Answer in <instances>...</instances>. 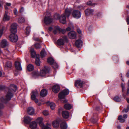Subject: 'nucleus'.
<instances>
[{
	"instance_id": "f03ea898",
	"label": "nucleus",
	"mask_w": 129,
	"mask_h": 129,
	"mask_svg": "<svg viewBox=\"0 0 129 129\" xmlns=\"http://www.w3.org/2000/svg\"><path fill=\"white\" fill-rule=\"evenodd\" d=\"M55 18L56 19H59L60 22L63 24L66 23V18L64 14H62L60 16L59 14H56L55 15Z\"/></svg>"
},
{
	"instance_id": "dca6fc26",
	"label": "nucleus",
	"mask_w": 129,
	"mask_h": 129,
	"mask_svg": "<svg viewBox=\"0 0 129 129\" xmlns=\"http://www.w3.org/2000/svg\"><path fill=\"white\" fill-rule=\"evenodd\" d=\"M39 95V94L37 90L33 91L31 93V98L32 99H35L36 96Z\"/></svg>"
},
{
	"instance_id": "774afa93",
	"label": "nucleus",
	"mask_w": 129,
	"mask_h": 129,
	"mask_svg": "<svg viewBox=\"0 0 129 129\" xmlns=\"http://www.w3.org/2000/svg\"><path fill=\"white\" fill-rule=\"evenodd\" d=\"M77 31L78 33L79 34H81V31L80 29H77Z\"/></svg>"
},
{
	"instance_id": "0eeeda50",
	"label": "nucleus",
	"mask_w": 129,
	"mask_h": 129,
	"mask_svg": "<svg viewBox=\"0 0 129 129\" xmlns=\"http://www.w3.org/2000/svg\"><path fill=\"white\" fill-rule=\"evenodd\" d=\"M49 68L47 66H45L44 69L42 70L40 72V75L42 77L44 76L49 72Z\"/></svg>"
},
{
	"instance_id": "c85d7f7f",
	"label": "nucleus",
	"mask_w": 129,
	"mask_h": 129,
	"mask_svg": "<svg viewBox=\"0 0 129 129\" xmlns=\"http://www.w3.org/2000/svg\"><path fill=\"white\" fill-rule=\"evenodd\" d=\"M72 106L70 104H67L64 105V107L65 109L67 110H70L72 108Z\"/></svg>"
},
{
	"instance_id": "473e14b6",
	"label": "nucleus",
	"mask_w": 129,
	"mask_h": 129,
	"mask_svg": "<svg viewBox=\"0 0 129 129\" xmlns=\"http://www.w3.org/2000/svg\"><path fill=\"white\" fill-rule=\"evenodd\" d=\"M40 54L42 58L44 57L46 55V53L44 49L41 51Z\"/></svg>"
},
{
	"instance_id": "ddd939ff",
	"label": "nucleus",
	"mask_w": 129,
	"mask_h": 129,
	"mask_svg": "<svg viewBox=\"0 0 129 129\" xmlns=\"http://www.w3.org/2000/svg\"><path fill=\"white\" fill-rule=\"evenodd\" d=\"M61 119H59L57 120L54 121L53 123V125L54 127L56 128L59 126V124H60Z\"/></svg>"
},
{
	"instance_id": "7c9ffc66",
	"label": "nucleus",
	"mask_w": 129,
	"mask_h": 129,
	"mask_svg": "<svg viewBox=\"0 0 129 129\" xmlns=\"http://www.w3.org/2000/svg\"><path fill=\"white\" fill-rule=\"evenodd\" d=\"M51 125L50 124H47L46 125H43L42 126V129H51Z\"/></svg>"
},
{
	"instance_id": "338daca9",
	"label": "nucleus",
	"mask_w": 129,
	"mask_h": 129,
	"mask_svg": "<svg viewBox=\"0 0 129 129\" xmlns=\"http://www.w3.org/2000/svg\"><path fill=\"white\" fill-rule=\"evenodd\" d=\"M11 5V4L10 3H6V6H10Z\"/></svg>"
},
{
	"instance_id": "b1692460",
	"label": "nucleus",
	"mask_w": 129,
	"mask_h": 129,
	"mask_svg": "<svg viewBox=\"0 0 129 129\" xmlns=\"http://www.w3.org/2000/svg\"><path fill=\"white\" fill-rule=\"evenodd\" d=\"M40 55L39 54L37 55V57L36 58V60L35 61L36 64L38 66H40V61L39 59Z\"/></svg>"
},
{
	"instance_id": "423d86ee",
	"label": "nucleus",
	"mask_w": 129,
	"mask_h": 129,
	"mask_svg": "<svg viewBox=\"0 0 129 129\" xmlns=\"http://www.w3.org/2000/svg\"><path fill=\"white\" fill-rule=\"evenodd\" d=\"M67 40L66 36L63 37L62 39H59L57 41V44L59 45H63L64 44V41Z\"/></svg>"
},
{
	"instance_id": "69168bd1",
	"label": "nucleus",
	"mask_w": 129,
	"mask_h": 129,
	"mask_svg": "<svg viewBox=\"0 0 129 129\" xmlns=\"http://www.w3.org/2000/svg\"><path fill=\"white\" fill-rule=\"evenodd\" d=\"M126 76L128 77H129V71L127 72L126 74Z\"/></svg>"
},
{
	"instance_id": "f704fd0d",
	"label": "nucleus",
	"mask_w": 129,
	"mask_h": 129,
	"mask_svg": "<svg viewBox=\"0 0 129 129\" xmlns=\"http://www.w3.org/2000/svg\"><path fill=\"white\" fill-rule=\"evenodd\" d=\"M126 100L127 103H129V98L127 99ZM128 110H129V105L127 106V109H124L122 111V112L126 113L128 111Z\"/></svg>"
},
{
	"instance_id": "bb28decb",
	"label": "nucleus",
	"mask_w": 129,
	"mask_h": 129,
	"mask_svg": "<svg viewBox=\"0 0 129 129\" xmlns=\"http://www.w3.org/2000/svg\"><path fill=\"white\" fill-rule=\"evenodd\" d=\"M71 10L69 9H66L65 10V13L63 14L65 15V16H66V17H68L71 14Z\"/></svg>"
},
{
	"instance_id": "f3484780",
	"label": "nucleus",
	"mask_w": 129,
	"mask_h": 129,
	"mask_svg": "<svg viewBox=\"0 0 129 129\" xmlns=\"http://www.w3.org/2000/svg\"><path fill=\"white\" fill-rule=\"evenodd\" d=\"M34 109L32 107L28 108L27 110V113L30 115H32L34 114Z\"/></svg>"
},
{
	"instance_id": "79ce46f5",
	"label": "nucleus",
	"mask_w": 129,
	"mask_h": 129,
	"mask_svg": "<svg viewBox=\"0 0 129 129\" xmlns=\"http://www.w3.org/2000/svg\"><path fill=\"white\" fill-rule=\"evenodd\" d=\"M50 106L51 108L53 110L55 109V105L54 103H51L50 104Z\"/></svg>"
},
{
	"instance_id": "4c0bfd02",
	"label": "nucleus",
	"mask_w": 129,
	"mask_h": 129,
	"mask_svg": "<svg viewBox=\"0 0 129 129\" xmlns=\"http://www.w3.org/2000/svg\"><path fill=\"white\" fill-rule=\"evenodd\" d=\"M30 26H28L26 28V34L27 35H28L29 34L30 31Z\"/></svg>"
},
{
	"instance_id": "de8ad7c7",
	"label": "nucleus",
	"mask_w": 129,
	"mask_h": 129,
	"mask_svg": "<svg viewBox=\"0 0 129 129\" xmlns=\"http://www.w3.org/2000/svg\"><path fill=\"white\" fill-rule=\"evenodd\" d=\"M43 114L47 116L49 114L48 112L47 111H44L43 112Z\"/></svg>"
},
{
	"instance_id": "603ef678",
	"label": "nucleus",
	"mask_w": 129,
	"mask_h": 129,
	"mask_svg": "<svg viewBox=\"0 0 129 129\" xmlns=\"http://www.w3.org/2000/svg\"><path fill=\"white\" fill-rule=\"evenodd\" d=\"M33 76L34 77H35L36 76H37L38 75V73L36 72H33Z\"/></svg>"
},
{
	"instance_id": "3c124183",
	"label": "nucleus",
	"mask_w": 129,
	"mask_h": 129,
	"mask_svg": "<svg viewBox=\"0 0 129 129\" xmlns=\"http://www.w3.org/2000/svg\"><path fill=\"white\" fill-rule=\"evenodd\" d=\"M24 11V9L23 7H21L20 10L19 12L20 13H22Z\"/></svg>"
},
{
	"instance_id": "a19ab883",
	"label": "nucleus",
	"mask_w": 129,
	"mask_h": 129,
	"mask_svg": "<svg viewBox=\"0 0 129 129\" xmlns=\"http://www.w3.org/2000/svg\"><path fill=\"white\" fill-rule=\"evenodd\" d=\"M114 100L117 102H120L121 100L120 98L118 96H115L114 98Z\"/></svg>"
},
{
	"instance_id": "49530a36",
	"label": "nucleus",
	"mask_w": 129,
	"mask_h": 129,
	"mask_svg": "<svg viewBox=\"0 0 129 129\" xmlns=\"http://www.w3.org/2000/svg\"><path fill=\"white\" fill-rule=\"evenodd\" d=\"M35 47L37 49H38L41 47V46L40 44L39 43H36L35 45Z\"/></svg>"
},
{
	"instance_id": "864d4df0",
	"label": "nucleus",
	"mask_w": 129,
	"mask_h": 129,
	"mask_svg": "<svg viewBox=\"0 0 129 129\" xmlns=\"http://www.w3.org/2000/svg\"><path fill=\"white\" fill-rule=\"evenodd\" d=\"M95 15L98 17H99L101 16V14L100 13L98 12Z\"/></svg>"
},
{
	"instance_id": "c9c22d12",
	"label": "nucleus",
	"mask_w": 129,
	"mask_h": 129,
	"mask_svg": "<svg viewBox=\"0 0 129 129\" xmlns=\"http://www.w3.org/2000/svg\"><path fill=\"white\" fill-rule=\"evenodd\" d=\"M118 119L122 123L124 122L125 121V120L123 118L122 115H120L118 117Z\"/></svg>"
},
{
	"instance_id": "ea45409f",
	"label": "nucleus",
	"mask_w": 129,
	"mask_h": 129,
	"mask_svg": "<svg viewBox=\"0 0 129 129\" xmlns=\"http://www.w3.org/2000/svg\"><path fill=\"white\" fill-rule=\"evenodd\" d=\"M51 65L52 67L55 69L58 68V65L55 62Z\"/></svg>"
},
{
	"instance_id": "1a4fd4ad",
	"label": "nucleus",
	"mask_w": 129,
	"mask_h": 129,
	"mask_svg": "<svg viewBox=\"0 0 129 129\" xmlns=\"http://www.w3.org/2000/svg\"><path fill=\"white\" fill-rule=\"evenodd\" d=\"M52 22V19L50 16H45L44 19V22L45 24H49L51 23Z\"/></svg>"
},
{
	"instance_id": "20e7f679",
	"label": "nucleus",
	"mask_w": 129,
	"mask_h": 129,
	"mask_svg": "<svg viewBox=\"0 0 129 129\" xmlns=\"http://www.w3.org/2000/svg\"><path fill=\"white\" fill-rule=\"evenodd\" d=\"M9 39L10 41L13 42H16L18 40V37L15 33H12L10 35Z\"/></svg>"
},
{
	"instance_id": "bf43d9fd",
	"label": "nucleus",
	"mask_w": 129,
	"mask_h": 129,
	"mask_svg": "<svg viewBox=\"0 0 129 129\" xmlns=\"http://www.w3.org/2000/svg\"><path fill=\"white\" fill-rule=\"evenodd\" d=\"M3 30H0V38H1L3 34Z\"/></svg>"
},
{
	"instance_id": "09e8293b",
	"label": "nucleus",
	"mask_w": 129,
	"mask_h": 129,
	"mask_svg": "<svg viewBox=\"0 0 129 129\" xmlns=\"http://www.w3.org/2000/svg\"><path fill=\"white\" fill-rule=\"evenodd\" d=\"M14 12L15 15H17L18 14V13L17 10L16 9H15L14 10Z\"/></svg>"
},
{
	"instance_id": "9d476101",
	"label": "nucleus",
	"mask_w": 129,
	"mask_h": 129,
	"mask_svg": "<svg viewBox=\"0 0 129 129\" xmlns=\"http://www.w3.org/2000/svg\"><path fill=\"white\" fill-rule=\"evenodd\" d=\"M84 83L83 82L80 80H78L76 81L75 82V85L76 86L78 87L79 86L81 87H82Z\"/></svg>"
},
{
	"instance_id": "2f4dec72",
	"label": "nucleus",
	"mask_w": 129,
	"mask_h": 129,
	"mask_svg": "<svg viewBox=\"0 0 129 129\" xmlns=\"http://www.w3.org/2000/svg\"><path fill=\"white\" fill-rule=\"evenodd\" d=\"M27 70L29 71H32L34 69L33 66L31 64H29L27 68Z\"/></svg>"
},
{
	"instance_id": "8fccbe9b",
	"label": "nucleus",
	"mask_w": 129,
	"mask_h": 129,
	"mask_svg": "<svg viewBox=\"0 0 129 129\" xmlns=\"http://www.w3.org/2000/svg\"><path fill=\"white\" fill-rule=\"evenodd\" d=\"M56 26H55L54 27V30L53 31L54 33L55 34H56L57 33V31H59V30H57V29L55 27Z\"/></svg>"
},
{
	"instance_id": "4be33fe9",
	"label": "nucleus",
	"mask_w": 129,
	"mask_h": 129,
	"mask_svg": "<svg viewBox=\"0 0 129 129\" xmlns=\"http://www.w3.org/2000/svg\"><path fill=\"white\" fill-rule=\"evenodd\" d=\"M62 115L64 118H67L69 117V114L67 111H63L62 112Z\"/></svg>"
},
{
	"instance_id": "a878e982",
	"label": "nucleus",
	"mask_w": 129,
	"mask_h": 129,
	"mask_svg": "<svg viewBox=\"0 0 129 129\" xmlns=\"http://www.w3.org/2000/svg\"><path fill=\"white\" fill-rule=\"evenodd\" d=\"M47 91L45 89L42 90L40 93V95L42 96H45L47 94Z\"/></svg>"
},
{
	"instance_id": "0e129e2a",
	"label": "nucleus",
	"mask_w": 129,
	"mask_h": 129,
	"mask_svg": "<svg viewBox=\"0 0 129 129\" xmlns=\"http://www.w3.org/2000/svg\"><path fill=\"white\" fill-rule=\"evenodd\" d=\"M66 30L67 31H70L71 30V28L70 27H68L67 28Z\"/></svg>"
},
{
	"instance_id": "7ed1b4c3",
	"label": "nucleus",
	"mask_w": 129,
	"mask_h": 129,
	"mask_svg": "<svg viewBox=\"0 0 129 129\" xmlns=\"http://www.w3.org/2000/svg\"><path fill=\"white\" fill-rule=\"evenodd\" d=\"M69 91L67 89L63 90L61 92L59 93L58 95L59 98L60 99H63L66 95H68L69 93Z\"/></svg>"
},
{
	"instance_id": "f8f14e48",
	"label": "nucleus",
	"mask_w": 129,
	"mask_h": 129,
	"mask_svg": "<svg viewBox=\"0 0 129 129\" xmlns=\"http://www.w3.org/2000/svg\"><path fill=\"white\" fill-rule=\"evenodd\" d=\"M8 43L7 40L5 39L3 40L1 42L0 46L2 48H4L7 46Z\"/></svg>"
},
{
	"instance_id": "a18cd8bd",
	"label": "nucleus",
	"mask_w": 129,
	"mask_h": 129,
	"mask_svg": "<svg viewBox=\"0 0 129 129\" xmlns=\"http://www.w3.org/2000/svg\"><path fill=\"white\" fill-rule=\"evenodd\" d=\"M113 59L114 60V61L117 62L118 61V57L117 56H114L113 57Z\"/></svg>"
},
{
	"instance_id": "6e6552de",
	"label": "nucleus",
	"mask_w": 129,
	"mask_h": 129,
	"mask_svg": "<svg viewBox=\"0 0 129 129\" xmlns=\"http://www.w3.org/2000/svg\"><path fill=\"white\" fill-rule=\"evenodd\" d=\"M17 26V24L15 23H13L11 25L10 29L11 33H16V32Z\"/></svg>"
},
{
	"instance_id": "680f3d73",
	"label": "nucleus",
	"mask_w": 129,
	"mask_h": 129,
	"mask_svg": "<svg viewBox=\"0 0 129 129\" xmlns=\"http://www.w3.org/2000/svg\"><path fill=\"white\" fill-rule=\"evenodd\" d=\"M123 117L124 118H127V114H125L123 115Z\"/></svg>"
},
{
	"instance_id": "052dcab7",
	"label": "nucleus",
	"mask_w": 129,
	"mask_h": 129,
	"mask_svg": "<svg viewBox=\"0 0 129 129\" xmlns=\"http://www.w3.org/2000/svg\"><path fill=\"white\" fill-rule=\"evenodd\" d=\"M32 100H35V102L36 103H37L38 102V100L37 99H36V98H35V99H32Z\"/></svg>"
},
{
	"instance_id": "72a5a7b5",
	"label": "nucleus",
	"mask_w": 129,
	"mask_h": 129,
	"mask_svg": "<svg viewBox=\"0 0 129 129\" xmlns=\"http://www.w3.org/2000/svg\"><path fill=\"white\" fill-rule=\"evenodd\" d=\"M48 62L51 64H52L55 61L52 58H49L47 59Z\"/></svg>"
},
{
	"instance_id": "cd10ccee",
	"label": "nucleus",
	"mask_w": 129,
	"mask_h": 129,
	"mask_svg": "<svg viewBox=\"0 0 129 129\" xmlns=\"http://www.w3.org/2000/svg\"><path fill=\"white\" fill-rule=\"evenodd\" d=\"M43 119L42 118H39L37 119V122L39 123L40 126H41L44 125L43 123L42 122Z\"/></svg>"
},
{
	"instance_id": "4d7b16f0",
	"label": "nucleus",
	"mask_w": 129,
	"mask_h": 129,
	"mask_svg": "<svg viewBox=\"0 0 129 129\" xmlns=\"http://www.w3.org/2000/svg\"><path fill=\"white\" fill-rule=\"evenodd\" d=\"M126 22L128 24H129V16H127L126 18Z\"/></svg>"
},
{
	"instance_id": "5701e85b",
	"label": "nucleus",
	"mask_w": 129,
	"mask_h": 129,
	"mask_svg": "<svg viewBox=\"0 0 129 129\" xmlns=\"http://www.w3.org/2000/svg\"><path fill=\"white\" fill-rule=\"evenodd\" d=\"M94 10H93L88 9L85 11V14L86 15H89L92 14Z\"/></svg>"
},
{
	"instance_id": "393cba45",
	"label": "nucleus",
	"mask_w": 129,
	"mask_h": 129,
	"mask_svg": "<svg viewBox=\"0 0 129 129\" xmlns=\"http://www.w3.org/2000/svg\"><path fill=\"white\" fill-rule=\"evenodd\" d=\"M30 51L31 57L34 58L36 56V57H37V55H38V54L36 55V52L34 51V49L32 48H31Z\"/></svg>"
},
{
	"instance_id": "412c9836",
	"label": "nucleus",
	"mask_w": 129,
	"mask_h": 129,
	"mask_svg": "<svg viewBox=\"0 0 129 129\" xmlns=\"http://www.w3.org/2000/svg\"><path fill=\"white\" fill-rule=\"evenodd\" d=\"M37 126V125L36 122L34 121L32 122L30 124V127L32 129L36 128Z\"/></svg>"
},
{
	"instance_id": "5fc2aeb1",
	"label": "nucleus",
	"mask_w": 129,
	"mask_h": 129,
	"mask_svg": "<svg viewBox=\"0 0 129 129\" xmlns=\"http://www.w3.org/2000/svg\"><path fill=\"white\" fill-rule=\"evenodd\" d=\"M5 73H2V72L0 71V77H3L4 76Z\"/></svg>"
},
{
	"instance_id": "e2e57ef3",
	"label": "nucleus",
	"mask_w": 129,
	"mask_h": 129,
	"mask_svg": "<svg viewBox=\"0 0 129 129\" xmlns=\"http://www.w3.org/2000/svg\"><path fill=\"white\" fill-rule=\"evenodd\" d=\"M78 8L80 9H84V8L83 7L81 6H80L78 7Z\"/></svg>"
},
{
	"instance_id": "aec40b11",
	"label": "nucleus",
	"mask_w": 129,
	"mask_h": 129,
	"mask_svg": "<svg viewBox=\"0 0 129 129\" xmlns=\"http://www.w3.org/2000/svg\"><path fill=\"white\" fill-rule=\"evenodd\" d=\"M33 120V119L29 116H26L24 118V121L27 124L29 123L30 122Z\"/></svg>"
},
{
	"instance_id": "39448f33",
	"label": "nucleus",
	"mask_w": 129,
	"mask_h": 129,
	"mask_svg": "<svg viewBox=\"0 0 129 129\" xmlns=\"http://www.w3.org/2000/svg\"><path fill=\"white\" fill-rule=\"evenodd\" d=\"M81 15L80 12L77 10H74L72 13L73 17L76 19L80 18L81 16Z\"/></svg>"
},
{
	"instance_id": "c03bdc74",
	"label": "nucleus",
	"mask_w": 129,
	"mask_h": 129,
	"mask_svg": "<svg viewBox=\"0 0 129 129\" xmlns=\"http://www.w3.org/2000/svg\"><path fill=\"white\" fill-rule=\"evenodd\" d=\"M4 107V106L3 104L0 103V109H3ZM2 112L0 110V116L2 115Z\"/></svg>"
},
{
	"instance_id": "13d9d810",
	"label": "nucleus",
	"mask_w": 129,
	"mask_h": 129,
	"mask_svg": "<svg viewBox=\"0 0 129 129\" xmlns=\"http://www.w3.org/2000/svg\"><path fill=\"white\" fill-rule=\"evenodd\" d=\"M5 88V87L2 85H0V90H2L4 89Z\"/></svg>"
},
{
	"instance_id": "c756f323",
	"label": "nucleus",
	"mask_w": 129,
	"mask_h": 129,
	"mask_svg": "<svg viewBox=\"0 0 129 129\" xmlns=\"http://www.w3.org/2000/svg\"><path fill=\"white\" fill-rule=\"evenodd\" d=\"M55 28L57 30H59V31L61 32L63 34H64L66 32V30L65 29H61L58 26H56Z\"/></svg>"
},
{
	"instance_id": "2eb2a0df",
	"label": "nucleus",
	"mask_w": 129,
	"mask_h": 129,
	"mask_svg": "<svg viewBox=\"0 0 129 129\" xmlns=\"http://www.w3.org/2000/svg\"><path fill=\"white\" fill-rule=\"evenodd\" d=\"M60 89V87L59 85H55L53 87L52 90L55 93H57Z\"/></svg>"
},
{
	"instance_id": "4468645a",
	"label": "nucleus",
	"mask_w": 129,
	"mask_h": 129,
	"mask_svg": "<svg viewBox=\"0 0 129 129\" xmlns=\"http://www.w3.org/2000/svg\"><path fill=\"white\" fill-rule=\"evenodd\" d=\"M68 36L70 39H74L76 37V33L74 31H72L68 33Z\"/></svg>"
},
{
	"instance_id": "6e6d98bb",
	"label": "nucleus",
	"mask_w": 129,
	"mask_h": 129,
	"mask_svg": "<svg viewBox=\"0 0 129 129\" xmlns=\"http://www.w3.org/2000/svg\"><path fill=\"white\" fill-rule=\"evenodd\" d=\"M91 121L93 123H94L96 122V120L93 118L91 119Z\"/></svg>"
},
{
	"instance_id": "e433bc0d",
	"label": "nucleus",
	"mask_w": 129,
	"mask_h": 129,
	"mask_svg": "<svg viewBox=\"0 0 129 129\" xmlns=\"http://www.w3.org/2000/svg\"><path fill=\"white\" fill-rule=\"evenodd\" d=\"M10 19L9 16L7 15V14H5V15L4 18V21H7Z\"/></svg>"
},
{
	"instance_id": "a211bd4d",
	"label": "nucleus",
	"mask_w": 129,
	"mask_h": 129,
	"mask_svg": "<svg viewBox=\"0 0 129 129\" xmlns=\"http://www.w3.org/2000/svg\"><path fill=\"white\" fill-rule=\"evenodd\" d=\"M82 41L80 40H76L75 42L76 46L78 48L81 47L82 45Z\"/></svg>"
},
{
	"instance_id": "6ab92c4d",
	"label": "nucleus",
	"mask_w": 129,
	"mask_h": 129,
	"mask_svg": "<svg viewBox=\"0 0 129 129\" xmlns=\"http://www.w3.org/2000/svg\"><path fill=\"white\" fill-rule=\"evenodd\" d=\"M15 68L17 69L21 70H22V68L21 67L20 63L18 61H16L15 63Z\"/></svg>"
},
{
	"instance_id": "37998d69",
	"label": "nucleus",
	"mask_w": 129,
	"mask_h": 129,
	"mask_svg": "<svg viewBox=\"0 0 129 129\" xmlns=\"http://www.w3.org/2000/svg\"><path fill=\"white\" fill-rule=\"evenodd\" d=\"M18 22L20 23H22L24 22L25 21V19L24 18L21 17L19 18Z\"/></svg>"
},
{
	"instance_id": "f257e3e1",
	"label": "nucleus",
	"mask_w": 129,
	"mask_h": 129,
	"mask_svg": "<svg viewBox=\"0 0 129 129\" xmlns=\"http://www.w3.org/2000/svg\"><path fill=\"white\" fill-rule=\"evenodd\" d=\"M11 89H8V92L6 96V99H5L3 98H2L1 99V101L4 103H6L7 101H9L11 100V98L13 96V95L11 92L12 91H15L17 89V86L16 85L12 84L11 85Z\"/></svg>"
},
{
	"instance_id": "58836bf2",
	"label": "nucleus",
	"mask_w": 129,
	"mask_h": 129,
	"mask_svg": "<svg viewBox=\"0 0 129 129\" xmlns=\"http://www.w3.org/2000/svg\"><path fill=\"white\" fill-rule=\"evenodd\" d=\"M5 66L6 67L8 68H11L12 66L11 62L9 61L7 62L6 64H5Z\"/></svg>"
},
{
	"instance_id": "9b49d317",
	"label": "nucleus",
	"mask_w": 129,
	"mask_h": 129,
	"mask_svg": "<svg viewBox=\"0 0 129 129\" xmlns=\"http://www.w3.org/2000/svg\"><path fill=\"white\" fill-rule=\"evenodd\" d=\"M60 127L61 129H67V125L66 122L62 119H61Z\"/></svg>"
}]
</instances>
